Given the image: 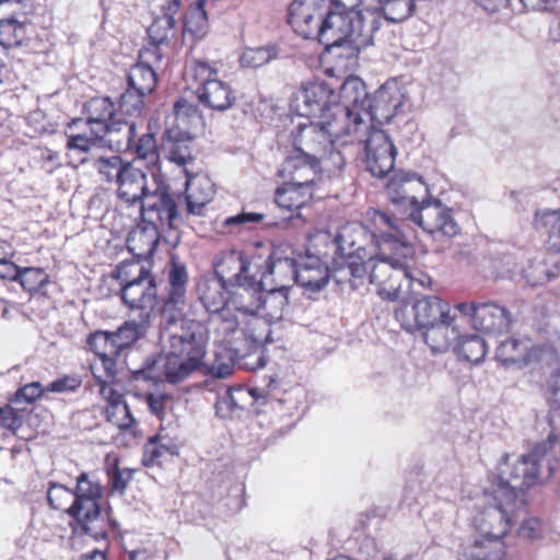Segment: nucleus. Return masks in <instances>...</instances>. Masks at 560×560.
Segmentation results:
<instances>
[{
	"instance_id": "nucleus-1",
	"label": "nucleus",
	"mask_w": 560,
	"mask_h": 560,
	"mask_svg": "<svg viewBox=\"0 0 560 560\" xmlns=\"http://www.w3.org/2000/svg\"><path fill=\"white\" fill-rule=\"evenodd\" d=\"M368 221L369 224L348 222L334 236L319 232L314 237V247L328 244L332 247L336 282H349L355 290L369 277L382 299L396 301L412 248L400 240L399 228L387 213L373 210L368 213Z\"/></svg>"
},
{
	"instance_id": "nucleus-44",
	"label": "nucleus",
	"mask_w": 560,
	"mask_h": 560,
	"mask_svg": "<svg viewBox=\"0 0 560 560\" xmlns=\"http://www.w3.org/2000/svg\"><path fill=\"white\" fill-rule=\"evenodd\" d=\"M127 85L141 94L148 95L155 89L156 74L151 66L142 62L137 63L128 71Z\"/></svg>"
},
{
	"instance_id": "nucleus-6",
	"label": "nucleus",
	"mask_w": 560,
	"mask_h": 560,
	"mask_svg": "<svg viewBox=\"0 0 560 560\" xmlns=\"http://www.w3.org/2000/svg\"><path fill=\"white\" fill-rule=\"evenodd\" d=\"M73 493L71 511L73 532L89 535L95 540H106L109 529L117 527V522L109 520L108 511L101 510L100 500L103 489L100 482L92 479L88 472H82L77 477Z\"/></svg>"
},
{
	"instance_id": "nucleus-45",
	"label": "nucleus",
	"mask_w": 560,
	"mask_h": 560,
	"mask_svg": "<svg viewBox=\"0 0 560 560\" xmlns=\"http://www.w3.org/2000/svg\"><path fill=\"white\" fill-rule=\"evenodd\" d=\"M377 11L393 23H400L409 19L416 10V0H378Z\"/></svg>"
},
{
	"instance_id": "nucleus-48",
	"label": "nucleus",
	"mask_w": 560,
	"mask_h": 560,
	"mask_svg": "<svg viewBox=\"0 0 560 560\" xmlns=\"http://www.w3.org/2000/svg\"><path fill=\"white\" fill-rule=\"evenodd\" d=\"M178 451L174 444H165L160 442L158 435L150 438L144 446L143 464L145 466L160 465L168 457L177 455Z\"/></svg>"
},
{
	"instance_id": "nucleus-42",
	"label": "nucleus",
	"mask_w": 560,
	"mask_h": 560,
	"mask_svg": "<svg viewBox=\"0 0 560 560\" xmlns=\"http://www.w3.org/2000/svg\"><path fill=\"white\" fill-rule=\"evenodd\" d=\"M495 358L503 365L521 362L526 364L528 361V343L515 338L505 339L498 346Z\"/></svg>"
},
{
	"instance_id": "nucleus-20",
	"label": "nucleus",
	"mask_w": 560,
	"mask_h": 560,
	"mask_svg": "<svg viewBox=\"0 0 560 560\" xmlns=\"http://www.w3.org/2000/svg\"><path fill=\"white\" fill-rule=\"evenodd\" d=\"M328 250L317 249L316 256L308 255L306 260L299 265L298 284L311 291L318 292L324 289L330 277H334L332 262L326 266L319 256H327Z\"/></svg>"
},
{
	"instance_id": "nucleus-24",
	"label": "nucleus",
	"mask_w": 560,
	"mask_h": 560,
	"mask_svg": "<svg viewBox=\"0 0 560 560\" xmlns=\"http://www.w3.org/2000/svg\"><path fill=\"white\" fill-rule=\"evenodd\" d=\"M175 13L176 12L170 11L167 5L166 12L163 14V16L154 20L153 23L148 27V46L144 48L142 55L144 58L154 59L156 61L161 60V46L167 44L170 39L175 35Z\"/></svg>"
},
{
	"instance_id": "nucleus-64",
	"label": "nucleus",
	"mask_w": 560,
	"mask_h": 560,
	"mask_svg": "<svg viewBox=\"0 0 560 560\" xmlns=\"http://www.w3.org/2000/svg\"><path fill=\"white\" fill-rule=\"evenodd\" d=\"M542 532L541 522L537 517H527L522 521L518 528V536L527 539L540 537Z\"/></svg>"
},
{
	"instance_id": "nucleus-8",
	"label": "nucleus",
	"mask_w": 560,
	"mask_h": 560,
	"mask_svg": "<svg viewBox=\"0 0 560 560\" xmlns=\"http://www.w3.org/2000/svg\"><path fill=\"white\" fill-rule=\"evenodd\" d=\"M369 94L365 83L355 75L348 77L339 89L338 101L332 104L334 121H325L332 127V131H346L352 133V129L363 126L369 121L363 114L368 104Z\"/></svg>"
},
{
	"instance_id": "nucleus-46",
	"label": "nucleus",
	"mask_w": 560,
	"mask_h": 560,
	"mask_svg": "<svg viewBox=\"0 0 560 560\" xmlns=\"http://www.w3.org/2000/svg\"><path fill=\"white\" fill-rule=\"evenodd\" d=\"M266 315L272 320H281L289 310L288 291L282 289H270L262 296V306Z\"/></svg>"
},
{
	"instance_id": "nucleus-38",
	"label": "nucleus",
	"mask_w": 560,
	"mask_h": 560,
	"mask_svg": "<svg viewBox=\"0 0 560 560\" xmlns=\"http://www.w3.org/2000/svg\"><path fill=\"white\" fill-rule=\"evenodd\" d=\"M249 400H252L249 389L242 386L228 387L222 395L218 396L215 412L222 419L232 418L242 411Z\"/></svg>"
},
{
	"instance_id": "nucleus-4",
	"label": "nucleus",
	"mask_w": 560,
	"mask_h": 560,
	"mask_svg": "<svg viewBox=\"0 0 560 560\" xmlns=\"http://www.w3.org/2000/svg\"><path fill=\"white\" fill-rule=\"evenodd\" d=\"M387 192L393 203L410 208L409 219L431 235L455 236L459 226L451 210L439 199L425 198L429 188L416 173L398 171L387 184Z\"/></svg>"
},
{
	"instance_id": "nucleus-14",
	"label": "nucleus",
	"mask_w": 560,
	"mask_h": 560,
	"mask_svg": "<svg viewBox=\"0 0 560 560\" xmlns=\"http://www.w3.org/2000/svg\"><path fill=\"white\" fill-rule=\"evenodd\" d=\"M141 219L150 224L166 230H176L183 222L177 205L165 188L155 184V188L141 201Z\"/></svg>"
},
{
	"instance_id": "nucleus-7",
	"label": "nucleus",
	"mask_w": 560,
	"mask_h": 560,
	"mask_svg": "<svg viewBox=\"0 0 560 560\" xmlns=\"http://www.w3.org/2000/svg\"><path fill=\"white\" fill-rule=\"evenodd\" d=\"M116 272L122 303L129 310L151 317L159 305L158 282L152 270L139 261H121Z\"/></svg>"
},
{
	"instance_id": "nucleus-40",
	"label": "nucleus",
	"mask_w": 560,
	"mask_h": 560,
	"mask_svg": "<svg viewBox=\"0 0 560 560\" xmlns=\"http://www.w3.org/2000/svg\"><path fill=\"white\" fill-rule=\"evenodd\" d=\"M162 232L164 230L150 224H143L128 238V246L131 252H135L137 248L140 249L136 254L138 257L152 256L159 245Z\"/></svg>"
},
{
	"instance_id": "nucleus-50",
	"label": "nucleus",
	"mask_w": 560,
	"mask_h": 560,
	"mask_svg": "<svg viewBox=\"0 0 560 560\" xmlns=\"http://www.w3.org/2000/svg\"><path fill=\"white\" fill-rule=\"evenodd\" d=\"M129 152H133L139 160H143L148 164H155L159 160V152L154 135L149 131L138 133Z\"/></svg>"
},
{
	"instance_id": "nucleus-27",
	"label": "nucleus",
	"mask_w": 560,
	"mask_h": 560,
	"mask_svg": "<svg viewBox=\"0 0 560 560\" xmlns=\"http://www.w3.org/2000/svg\"><path fill=\"white\" fill-rule=\"evenodd\" d=\"M511 315L509 311L495 303H479L475 314L474 327L487 334H502L511 327Z\"/></svg>"
},
{
	"instance_id": "nucleus-22",
	"label": "nucleus",
	"mask_w": 560,
	"mask_h": 560,
	"mask_svg": "<svg viewBox=\"0 0 560 560\" xmlns=\"http://www.w3.org/2000/svg\"><path fill=\"white\" fill-rule=\"evenodd\" d=\"M28 23L23 7L0 12V44L7 49L21 46L28 36Z\"/></svg>"
},
{
	"instance_id": "nucleus-37",
	"label": "nucleus",
	"mask_w": 560,
	"mask_h": 560,
	"mask_svg": "<svg viewBox=\"0 0 560 560\" xmlns=\"http://www.w3.org/2000/svg\"><path fill=\"white\" fill-rule=\"evenodd\" d=\"M535 230L546 236L550 250L560 252V210H539L534 218Z\"/></svg>"
},
{
	"instance_id": "nucleus-47",
	"label": "nucleus",
	"mask_w": 560,
	"mask_h": 560,
	"mask_svg": "<svg viewBox=\"0 0 560 560\" xmlns=\"http://www.w3.org/2000/svg\"><path fill=\"white\" fill-rule=\"evenodd\" d=\"M470 555L477 560H502L505 556V545L502 538L482 536L472 545Z\"/></svg>"
},
{
	"instance_id": "nucleus-34",
	"label": "nucleus",
	"mask_w": 560,
	"mask_h": 560,
	"mask_svg": "<svg viewBox=\"0 0 560 560\" xmlns=\"http://www.w3.org/2000/svg\"><path fill=\"white\" fill-rule=\"evenodd\" d=\"M112 150L128 152L135 139L138 137V127L135 121L119 118L109 124L102 132Z\"/></svg>"
},
{
	"instance_id": "nucleus-52",
	"label": "nucleus",
	"mask_w": 560,
	"mask_h": 560,
	"mask_svg": "<svg viewBox=\"0 0 560 560\" xmlns=\"http://www.w3.org/2000/svg\"><path fill=\"white\" fill-rule=\"evenodd\" d=\"M47 500L54 510L63 511L72 517L73 490L60 483H51L47 492Z\"/></svg>"
},
{
	"instance_id": "nucleus-57",
	"label": "nucleus",
	"mask_w": 560,
	"mask_h": 560,
	"mask_svg": "<svg viewBox=\"0 0 560 560\" xmlns=\"http://www.w3.org/2000/svg\"><path fill=\"white\" fill-rule=\"evenodd\" d=\"M253 402L264 406L272 402H281L282 399L279 396V382L275 378H270L269 383L264 387L249 388Z\"/></svg>"
},
{
	"instance_id": "nucleus-9",
	"label": "nucleus",
	"mask_w": 560,
	"mask_h": 560,
	"mask_svg": "<svg viewBox=\"0 0 560 560\" xmlns=\"http://www.w3.org/2000/svg\"><path fill=\"white\" fill-rule=\"evenodd\" d=\"M348 136L350 143L364 145L365 166L373 176L383 178L394 170L396 148L385 131L368 122Z\"/></svg>"
},
{
	"instance_id": "nucleus-33",
	"label": "nucleus",
	"mask_w": 560,
	"mask_h": 560,
	"mask_svg": "<svg viewBox=\"0 0 560 560\" xmlns=\"http://www.w3.org/2000/svg\"><path fill=\"white\" fill-rule=\"evenodd\" d=\"M85 110L88 114L86 122L92 133L97 138H102V132L119 116L115 104L107 96L91 98L85 104Z\"/></svg>"
},
{
	"instance_id": "nucleus-29",
	"label": "nucleus",
	"mask_w": 560,
	"mask_h": 560,
	"mask_svg": "<svg viewBox=\"0 0 560 560\" xmlns=\"http://www.w3.org/2000/svg\"><path fill=\"white\" fill-rule=\"evenodd\" d=\"M293 257L283 255L281 249H273L267 260V273L272 278L276 289L289 291L292 284H298L300 270Z\"/></svg>"
},
{
	"instance_id": "nucleus-25",
	"label": "nucleus",
	"mask_w": 560,
	"mask_h": 560,
	"mask_svg": "<svg viewBox=\"0 0 560 560\" xmlns=\"http://www.w3.org/2000/svg\"><path fill=\"white\" fill-rule=\"evenodd\" d=\"M270 334L268 324L256 315L242 316V324L238 332L240 341L235 352L247 355L256 351L267 340Z\"/></svg>"
},
{
	"instance_id": "nucleus-61",
	"label": "nucleus",
	"mask_w": 560,
	"mask_h": 560,
	"mask_svg": "<svg viewBox=\"0 0 560 560\" xmlns=\"http://www.w3.org/2000/svg\"><path fill=\"white\" fill-rule=\"evenodd\" d=\"M23 424V416L20 410L4 406L0 407V427L12 432L18 431Z\"/></svg>"
},
{
	"instance_id": "nucleus-11",
	"label": "nucleus",
	"mask_w": 560,
	"mask_h": 560,
	"mask_svg": "<svg viewBox=\"0 0 560 560\" xmlns=\"http://www.w3.org/2000/svg\"><path fill=\"white\" fill-rule=\"evenodd\" d=\"M450 315V305L435 295H423L395 311V318L409 332L422 330Z\"/></svg>"
},
{
	"instance_id": "nucleus-5",
	"label": "nucleus",
	"mask_w": 560,
	"mask_h": 560,
	"mask_svg": "<svg viewBox=\"0 0 560 560\" xmlns=\"http://www.w3.org/2000/svg\"><path fill=\"white\" fill-rule=\"evenodd\" d=\"M179 327L165 325L161 338L164 345L160 357L162 374L171 384H178L203 365L207 338L197 322L180 320Z\"/></svg>"
},
{
	"instance_id": "nucleus-56",
	"label": "nucleus",
	"mask_w": 560,
	"mask_h": 560,
	"mask_svg": "<svg viewBox=\"0 0 560 560\" xmlns=\"http://www.w3.org/2000/svg\"><path fill=\"white\" fill-rule=\"evenodd\" d=\"M145 94H141L139 91L127 85L126 91L120 95L118 100V112L129 116H138L141 114L143 108V98Z\"/></svg>"
},
{
	"instance_id": "nucleus-3",
	"label": "nucleus",
	"mask_w": 560,
	"mask_h": 560,
	"mask_svg": "<svg viewBox=\"0 0 560 560\" xmlns=\"http://www.w3.org/2000/svg\"><path fill=\"white\" fill-rule=\"evenodd\" d=\"M544 466L549 475L560 469V435L550 434L514 460L505 454L498 466L492 495L526 505V491L540 482Z\"/></svg>"
},
{
	"instance_id": "nucleus-26",
	"label": "nucleus",
	"mask_w": 560,
	"mask_h": 560,
	"mask_svg": "<svg viewBox=\"0 0 560 560\" xmlns=\"http://www.w3.org/2000/svg\"><path fill=\"white\" fill-rule=\"evenodd\" d=\"M187 179L185 188L186 211L188 214L202 215L205 207L212 200L214 185L207 176L190 177L185 170Z\"/></svg>"
},
{
	"instance_id": "nucleus-49",
	"label": "nucleus",
	"mask_w": 560,
	"mask_h": 560,
	"mask_svg": "<svg viewBox=\"0 0 560 560\" xmlns=\"http://www.w3.org/2000/svg\"><path fill=\"white\" fill-rule=\"evenodd\" d=\"M279 49L276 45H267L244 49L240 62L244 68H259L278 58Z\"/></svg>"
},
{
	"instance_id": "nucleus-58",
	"label": "nucleus",
	"mask_w": 560,
	"mask_h": 560,
	"mask_svg": "<svg viewBox=\"0 0 560 560\" xmlns=\"http://www.w3.org/2000/svg\"><path fill=\"white\" fill-rule=\"evenodd\" d=\"M107 475L112 490L118 492L119 494H124L128 483L132 479L133 470L130 468H120L118 460H115L114 464L108 468Z\"/></svg>"
},
{
	"instance_id": "nucleus-53",
	"label": "nucleus",
	"mask_w": 560,
	"mask_h": 560,
	"mask_svg": "<svg viewBox=\"0 0 560 560\" xmlns=\"http://www.w3.org/2000/svg\"><path fill=\"white\" fill-rule=\"evenodd\" d=\"M338 139L339 138H331L330 144L324 148V152L318 160L320 173L323 171H327L331 175H337L343 170L346 159L342 152L338 150L335 144Z\"/></svg>"
},
{
	"instance_id": "nucleus-32",
	"label": "nucleus",
	"mask_w": 560,
	"mask_h": 560,
	"mask_svg": "<svg viewBox=\"0 0 560 560\" xmlns=\"http://www.w3.org/2000/svg\"><path fill=\"white\" fill-rule=\"evenodd\" d=\"M229 284L218 277H206L198 283L199 300L206 311L211 315L230 306Z\"/></svg>"
},
{
	"instance_id": "nucleus-17",
	"label": "nucleus",
	"mask_w": 560,
	"mask_h": 560,
	"mask_svg": "<svg viewBox=\"0 0 560 560\" xmlns=\"http://www.w3.org/2000/svg\"><path fill=\"white\" fill-rule=\"evenodd\" d=\"M336 94L334 90L324 82H311L303 85L296 100L300 102L299 107L302 116L315 117L323 120V116H329L332 113V104Z\"/></svg>"
},
{
	"instance_id": "nucleus-41",
	"label": "nucleus",
	"mask_w": 560,
	"mask_h": 560,
	"mask_svg": "<svg viewBox=\"0 0 560 560\" xmlns=\"http://www.w3.org/2000/svg\"><path fill=\"white\" fill-rule=\"evenodd\" d=\"M454 347L459 359L470 363H480L487 354L488 347L483 338L478 335H467L458 338Z\"/></svg>"
},
{
	"instance_id": "nucleus-30",
	"label": "nucleus",
	"mask_w": 560,
	"mask_h": 560,
	"mask_svg": "<svg viewBox=\"0 0 560 560\" xmlns=\"http://www.w3.org/2000/svg\"><path fill=\"white\" fill-rule=\"evenodd\" d=\"M423 341L433 354L445 353L453 342L459 338V330L455 318L448 316L424 329H422Z\"/></svg>"
},
{
	"instance_id": "nucleus-63",
	"label": "nucleus",
	"mask_w": 560,
	"mask_h": 560,
	"mask_svg": "<svg viewBox=\"0 0 560 560\" xmlns=\"http://www.w3.org/2000/svg\"><path fill=\"white\" fill-rule=\"evenodd\" d=\"M547 400L550 411L560 417V372L552 374L548 383Z\"/></svg>"
},
{
	"instance_id": "nucleus-23",
	"label": "nucleus",
	"mask_w": 560,
	"mask_h": 560,
	"mask_svg": "<svg viewBox=\"0 0 560 560\" xmlns=\"http://www.w3.org/2000/svg\"><path fill=\"white\" fill-rule=\"evenodd\" d=\"M116 183L118 198L130 205L141 202L152 191L148 186L145 173L131 163H126Z\"/></svg>"
},
{
	"instance_id": "nucleus-28",
	"label": "nucleus",
	"mask_w": 560,
	"mask_h": 560,
	"mask_svg": "<svg viewBox=\"0 0 560 560\" xmlns=\"http://www.w3.org/2000/svg\"><path fill=\"white\" fill-rule=\"evenodd\" d=\"M249 261L243 252L231 250L223 253L214 265L213 277L223 280L230 287L250 278L248 275Z\"/></svg>"
},
{
	"instance_id": "nucleus-43",
	"label": "nucleus",
	"mask_w": 560,
	"mask_h": 560,
	"mask_svg": "<svg viewBox=\"0 0 560 560\" xmlns=\"http://www.w3.org/2000/svg\"><path fill=\"white\" fill-rule=\"evenodd\" d=\"M206 2L207 0H197L185 15L184 30L197 39L202 38L209 28Z\"/></svg>"
},
{
	"instance_id": "nucleus-19",
	"label": "nucleus",
	"mask_w": 560,
	"mask_h": 560,
	"mask_svg": "<svg viewBox=\"0 0 560 560\" xmlns=\"http://www.w3.org/2000/svg\"><path fill=\"white\" fill-rule=\"evenodd\" d=\"M231 288L230 306L243 317L257 315L262 306L261 282L250 277Z\"/></svg>"
},
{
	"instance_id": "nucleus-35",
	"label": "nucleus",
	"mask_w": 560,
	"mask_h": 560,
	"mask_svg": "<svg viewBox=\"0 0 560 560\" xmlns=\"http://www.w3.org/2000/svg\"><path fill=\"white\" fill-rule=\"evenodd\" d=\"M235 312L234 308L228 306L218 313L211 314L210 318L215 332L221 335L234 351L238 347V332L242 324V318Z\"/></svg>"
},
{
	"instance_id": "nucleus-18",
	"label": "nucleus",
	"mask_w": 560,
	"mask_h": 560,
	"mask_svg": "<svg viewBox=\"0 0 560 560\" xmlns=\"http://www.w3.org/2000/svg\"><path fill=\"white\" fill-rule=\"evenodd\" d=\"M318 160L319 158H313L307 153L292 151L283 160L278 176L295 185H302V188H312L320 175Z\"/></svg>"
},
{
	"instance_id": "nucleus-55",
	"label": "nucleus",
	"mask_w": 560,
	"mask_h": 560,
	"mask_svg": "<svg viewBox=\"0 0 560 560\" xmlns=\"http://www.w3.org/2000/svg\"><path fill=\"white\" fill-rule=\"evenodd\" d=\"M92 166L97 170L100 175L107 182H117L125 170L126 163L118 155L109 158L97 156L91 159Z\"/></svg>"
},
{
	"instance_id": "nucleus-21",
	"label": "nucleus",
	"mask_w": 560,
	"mask_h": 560,
	"mask_svg": "<svg viewBox=\"0 0 560 560\" xmlns=\"http://www.w3.org/2000/svg\"><path fill=\"white\" fill-rule=\"evenodd\" d=\"M89 348L100 358L106 380L110 382L117 373L116 362L121 355L112 331L98 330L88 337Z\"/></svg>"
},
{
	"instance_id": "nucleus-36",
	"label": "nucleus",
	"mask_w": 560,
	"mask_h": 560,
	"mask_svg": "<svg viewBox=\"0 0 560 560\" xmlns=\"http://www.w3.org/2000/svg\"><path fill=\"white\" fill-rule=\"evenodd\" d=\"M313 197L312 188H302V185L285 180L276 190L275 202L279 208L288 211H299Z\"/></svg>"
},
{
	"instance_id": "nucleus-51",
	"label": "nucleus",
	"mask_w": 560,
	"mask_h": 560,
	"mask_svg": "<svg viewBox=\"0 0 560 560\" xmlns=\"http://www.w3.org/2000/svg\"><path fill=\"white\" fill-rule=\"evenodd\" d=\"M105 415L108 422L121 430L129 429L136 423L129 406L120 398L114 399L108 404Z\"/></svg>"
},
{
	"instance_id": "nucleus-10",
	"label": "nucleus",
	"mask_w": 560,
	"mask_h": 560,
	"mask_svg": "<svg viewBox=\"0 0 560 560\" xmlns=\"http://www.w3.org/2000/svg\"><path fill=\"white\" fill-rule=\"evenodd\" d=\"M186 77L199 84L196 95L205 107L224 112L235 102L236 96L229 83L219 80L217 69L205 61L194 60L186 68Z\"/></svg>"
},
{
	"instance_id": "nucleus-62",
	"label": "nucleus",
	"mask_w": 560,
	"mask_h": 560,
	"mask_svg": "<svg viewBox=\"0 0 560 560\" xmlns=\"http://www.w3.org/2000/svg\"><path fill=\"white\" fill-rule=\"evenodd\" d=\"M81 384L82 381L79 376L66 375L49 383L46 390L50 393H69L77 390Z\"/></svg>"
},
{
	"instance_id": "nucleus-12",
	"label": "nucleus",
	"mask_w": 560,
	"mask_h": 560,
	"mask_svg": "<svg viewBox=\"0 0 560 560\" xmlns=\"http://www.w3.org/2000/svg\"><path fill=\"white\" fill-rule=\"evenodd\" d=\"M328 118L329 116L324 115L323 120L317 122H301L295 126L290 133L292 151L320 159L324 148L330 144L331 138H342L347 135L346 131H332V127L326 125L325 121L329 122L334 119Z\"/></svg>"
},
{
	"instance_id": "nucleus-31",
	"label": "nucleus",
	"mask_w": 560,
	"mask_h": 560,
	"mask_svg": "<svg viewBox=\"0 0 560 560\" xmlns=\"http://www.w3.org/2000/svg\"><path fill=\"white\" fill-rule=\"evenodd\" d=\"M192 137L178 128L167 129L162 138V151L165 158L178 166H185L194 160Z\"/></svg>"
},
{
	"instance_id": "nucleus-15",
	"label": "nucleus",
	"mask_w": 560,
	"mask_h": 560,
	"mask_svg": "<svg viewBox=\"0 0 560 560\" xmlns=\"http://www.w3.org/2000/svg\"><path fill=\"white\" fill-rule=\"evenodd\" d=\"M495 505L488 506L478 518V527L482 536L503 538L511 526L516 523L525 505L509 502L506 499L494 498Z\"/></svg>"
},
{
	"instance_id": "nucleus-39",
	"label": "nucleus",
	"mask_w": 560,
	"mask_h": 560,
	"mask_svg": "<svg viewBox=\"0 0 560 560\" xmlns=\"http://www.w3.org/2000/svg\"><path fill=\"white\" fill-rule=\"evenodd\" d=\"M150 316L140 315V320H126L115 331H112L119 350H124L132 347L137 341L144 338L150 327Z\"/></svg>"
},
{
	"instance_id": "nucleus-2",
	"label": "nucleus",
	"mask_w": 560,
	"mask_h": 560,
	"mask_svg": "<svg viewBox=\"0 0 560 560\" xmlns=\"http://www.w3.org/2000/svg\"><path fill=\"white\" fill-rule=\"evenodd\" d=\"M363 0H293L288 23L305 39H316L327 50L345 47L347 57L373 44L378 23L373 12L355 10Z\"/></svg>"
},
{
	"instance_id": "nucleus-13",
	"label": "nucleus",
	"mask_w": 560,
	"mask_h": 560,
	"mask_svg": "<svg viewBox=\"0 0 560 560\" xmlns=\"http://www.w3.org/2000/svg\"><path fill=\"white\" fill-rule=\"evenodd\" d=\"M167 293L163 298L160 314L163 325H175L184 317L187 303L188 272L184 264L171 258L167 273Z\"/></svg>"
},
{
	"instance_id": "nucleus-59",
	"label": "nucleus",
	"mask_w": 560,
	"mask_h": 560,
	"mask_svg": "<svg viewBox=\"0 0 560 560\" xmlns=\"http://www.w3.org/2000/svg\"><path fill=\"white\" fill-rule=\"evenodd\" d=\"M226 359L222 352L215 353L214 360L207 366L208 373L217 378H226L234 371L233 354L230 350H225Z\"/></svg>"
},
{
	"instance_id": "nucleus-60",
	"label": "nucleus",
	"mask_w": 560,
	"mask_h": 560,
	"mask_svg": "<svg viewBox=\"0 0 560 560\" xmlns=\"http://www.w3.org/2000/svg\"><path fill=\"white\" fill-rule=\"evenodd\" d=\"M98 139L97 137L90 138L85 135H72L68 136L66 147L70 153L89 154L94 149H98Z\"/></svg>"
},
{
	"instance_id": "nucleus-54",
	"label": "nucleus",
	"mask_w": 560,
	"mask_h": 560,
	"mask_svg": "<svg viewBox=\"0 0 560 560\" xmlns=\"http://www.w3.org/2000/svg\"><path fill=\"white\" fill-rule=\"evenodd\" d=\"M48 281L49 277L45 270L36 267L20 268L16 277V282L30 293L39 291Z\"/></svg>"
},
{
	"instance_id": "nucleus-16",
	"label": "nucleus",
	"mask_w": 560,
	"mask_h": 560,
	"mask_svg": "<svg viewBox=\"0 0 560 560\" xmlns=\"http://www.w3.org/2000/svg\"><path fill=\"white\" fill-rule=\"evenodd\" d=\"M404 104V95L395 82H386L369 96L364 119L380 125L388 124Z\"/></svg>"
}]
</instances>
